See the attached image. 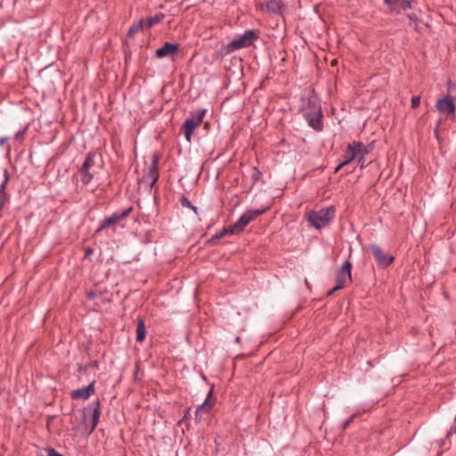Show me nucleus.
<instances>
[{
    "mask_svg": "<svg viewBox=\"0 0 456 456\" xmlns=\"http://www.w3.org/2000/svg\"><path fill=\"white\" fill-rule=\"evenodd\" d=\"M265 212V210H248L245 212L240 219L233 224L232 225L224 228V231L220 234H216L215 236V239H220L224 237L227 233L235 234L239 233L241 231L244 230V228L254 219H256L257 216L262 215Z\"/></svg>",
    "mask_w": 456,
    "mask_h": 456,
    "instance_id": "1",
    "label": "nucleus"
},
{
    "mask_svg": "<svg viewBox=\"0 0 456 456\" xmlns=\"http://www.w3.org/2000/svg\"><path fill=\"white\" fill-rule=\"evenodd\" d=\"M335 216V208L333 207L322 209L317 212H312L308 216L309 223L317 229L326 226Z\"/></svg>",
    "mask_w": 456,
    "mask_h": 456,
    "instance_id": "2",
    "label": "nucleus"
},
{
    "mask_svg": "<svg viewBox=\"0 0 456 456\" xmlns=\"http://www.w3.org/2000/svg\"><path fill=\"white\" fill-rule=\"evenodd\" d=\"M206 110H198L191 114V117L187 118L183 126L182 131L186 138L187 142H191V135L195 130L196 127H198L205 116Z\"/></svg>",
    "mask_w": 456,
    "mask_h": 456,
    "instance_id": "3",
    "label": "nucleus"
},
{
    "mask_svg": "<svg viewBox=\"0 0 456 456\" xmlns=\"http://www.w3.org/2000/svg\"><path fill=\"white\" fill-rule=\"evenodd\" d=\"M257 37L253 30H247L243 35L234 38L228 45L227 52H233L241 48L248 47L252 45L253 41Z\"/></svg>",
    "mask_w": 456,
    "mask_h": 456,
    "instance_id": "4",
    "label": "nucleus"
},
{
    "mask_svg": "<svg viewBox=\"0 0 456 456\" xmlns=\"http://www.w3.org/2000/svg\"><path fill=\"white\" fill-rule=\"evenodd\" d=\"M368 150L362 142H353L347 146V150L345 153L344 164H349L354 159H358L359 157L365 156L368 154Z\"/></svg>",
    "mask_w": 456,
    "mask_h": 456,
    "instance_id": "5",
    "label": "nucleus"
},
{
    "mask_svg": "<svg viewBox=\"0 0 456 456\" xmlns=\"http://www.w3.org/2000/svg\"><path fill=\"white\" fill-rule=\"evenodd\" d=\"M351 264L350 262H346L339 272L337 274L336 286L328 293V295L333 294L335 291H338L343 289L346 286V283L351 280Z\"/></svg>",
    "mask_w": 456,
    "mask_h": 456,
    "instance_id": "6",
    "label": "nucleus"
},
{
    "mask_svg": "<svg viewBox=\"0 0 456 456\" xmlns=\"http://www.w3.org/2000/svg\"><path fill=\"white\" fill-rule=\"evenodd\" d=\"M436 109L439 112L447 113L454 118L456 113L455 97L447 94L445 97L438 99Z\"/></svg>",
    "mask_w": 456,
    "mask_h": 456,
    "instance_id": "7",
    "label": "nucleus"
},
{
    "mask_svg": "<svg viewBox=\"0 0 456 456\" xmlns=\"http://www.w3.org/2000/svg\"><path fill=\"white\" fill-rule=\"evenodd\" d=\"M130 209L123 211L122 213H114L110 217L103 220L102 224L97 229L96 232H100L102 230L111 227L115 228L116 225L120 224L122 221L128 216Z\"/></svg>",
    "mask_w": 456,
    "mask_h": 456,
    "instance_id": "8",
    "label": "nucleus"
},
{
    "mask_svg": "<svg viewBox=\"0 0 456 456\" xmlns=\"http://www.w3.org/2000/svg\"><path fill=\"white\" fill-rule=\"evenodd\" d=\"M370 248L380 266L386 267L394 261V256L385 252L379 246L371 245Z\"/></svg>",
    "mask_w": 456,
    "mask_h": 456,
    "instance_id": "9",
    "label": "nucleus"
},
{
    "mask_svg": "<svg viewBox=\"0 0 456 456\" xmlns=\"http://www.w3.org/2000/svg\"><path fill=\"white\" fill-rule=\"evenodd\" d=\"M214 400L212 399V393L209 392L208 397L205 402L200 405L196 411L195 418L197 420H200L204 414H208L210 412L214 406Z\"/></svg>",
    "mask_w": 456,
    "mask_h": 456,
    "instance_id": "10",
    "label": "nucleus"
},
{
    "mask_svg": "<svg viewBox=\"0 0 456 456\" xmlns=\"http://www.w3.org/2000/svg\"><path fill=\"white\" fill-rule=\"evenodd\" d=\"M179 45L177 44L165 43L162 47L156 51V55L159 58L172 56L177 53Z\"/></svg>",
    "mask_w": 456,
    "mask_h": 456,
    "instance_id": "11",
    "label": "nucleus"
},
{
    "mask_svg": "<svg viewBox=\"0 0 456 456\" xmlns=\"http://www.w3.org/2000/svg\"><path fill=\"white\" fill-rule=\"evenodd\" d=\"M391 12H399L401 10L411 8V0H384Z\"/></svg>",
    "mask_w": 456,
    "mask_h": 456,
    "instance_id": "12",
    "label": "nucleus"
},
{
    "mask_svg": "<svg viewBox=\"0 0 456 456\" xmlns=\"http://www.w3.org/2000/svg\"><path fill=\"white\" fill-rule=\"evenodd\" d=\"M94 392V382H92L86 387H82L77 390H74L71 394V397L73 399H82L86 400L89 398V396Z\"/></svg>",
    "mask_w": 456,
    "mask_h": 456,
    "instance_id": "13",
    "label": "nucleus"
},
{
    "mask_svg": "<svg viewBox=\"0 0 456 456\" xmlns=\"http://www.w3.org/2000/svg\"><path fill=\"white\" fill-rule=\"evenodd\" d=\"M100 403L96 402L92 406H89L86 411L91 414V431H94L96 428L101 411H100Z\"/></svg>",
    "mask_w": 456,
    "mask_h": 456,
    "instance_id": "14",
    "label": "nucleus"
},
{
    "mask_svg": "<svg viewBox=\"0 0 456 456\" xmlns=\"http://www.w3.org/2000/svg\"><path fill=\"white\" fill-rule=\"evenodd\" d=\"M281 0H269L265 4H262L261 8H266L269 12H278L281 10Z\"/></svg>",
    "mask_w": 456,
    "mask_h": 456,
    "instance_id": "15",
    "label": "nucleus"
},
{
    "mask_svg": "<svg viewBox=\"0 0 456 456\" xmlns=\"http://www.w3.org/2000/svg\"><path fill=\"white\" fill-rule=\"evenodd\" d=\"M146 336V328L144 322L142 320H140L137 324L136 328V340L138 342H142L145 339Z\"/></svg>",
    "mask_w": 456,
    "mask_h": 456,
    "instance_id": "16",
    "label": "nucleus"
},
{
    "mask_svg": "<svg viewBox=\"0 0 456 456\" xmlns=\"http://www.w3.org/2000/svg\"><path fill=\"white\" fill-rule=\"evenodd\" d=\"M165 15L163 13H158L153 17H150L144 20L145 28H151L159 22H160L164 19Z\"/></svg>",
    "mask_w": 456,
    "mask_h": 456,
    "instance_id": "17",
    "label": "nucleus"
},
{
    "mask_svg": "<svg viewBox=\"0 0 456 456\" xmlns=\"http://www.w3.org/2000/svg\"><path fill=\"white\" fill-rule=\"evenodd\" d=\"M143 28H145L144 20H141L130 27V28L128 30V35L134 36L135 33L142 30Z\"/></svg>",
    "mask_w": 456,
    "mask_h": 456,
    "instance_id": "18",
    "label": "nucleus"
},
{
    "mask_svg": "<svg viewBox=\"0 0 456 456\" xmlns=\"http://www.w3.org/2000/svg\"><path fill=\"white\" fill-rule=\"evenodd\" d=\"M80 172L83 183L87 184L92 180L93 175L89 172V169L85 170L84 167H81Z\"/></svg>",
    "mask_w": 456,
    "mask_h": 456,
    "instance_id": "19",
    "label": "nucleus"
},
{
    "mask_svg": "<svg viewBox=\"0 0 456 456\" xmlns=\"http://www.w3.org/2000/svg\"><path fill=\"white\" fill-rule=\"evenodd\" d=\"M94 155L92 153H88L86 159L82 166L84 169H90V167L94 165Z\"/></svg>",
    "mask_w": 456,
    "mask_h": 456,
    "instance_id": "20",
    "label": "nucleus"
},
{
    "mask_svg": "<svg viewBox=\"0 0 456 456\" xmlns=\"http://www.w3.org/2000/svg\"><path fill=\"white\" fill-rule=\"evenodd\" d=\"M37 456H62L53 448H47L45 452Z\"/></svg>",
    "mask_w": 456,
    "mask_h": 456,
    "instance_id": "21",
    "label": "nucleus"
},
{
    "mask_svg": "<svg viewBox=\"0 0 456 456\" xmlns=\"http://www.w3.org/2000/svg\"><path fill=\"white\" fill-rule=\"evenodd\" d=\"M309 125L314 128L315 130H322V126H321V120L320 118H312L309 120Z\"/></svg>",
    "mask_w": 456,
    "mask_h": 456,
    "instance_id": "22",
    "label": "nucleus"
},
{
    "mask_svg": "<svg viewBox=\"0 0 456 456\" xmlns=\"http://www.w3.org/2000/svg\"><path fill=\"white\" fill-rule=\"evenodd\" d=\"M181 204L183 207H185V208H191L195 213L197 212V208L194 207L191 202L190 200L185 198V197H182L181 199Z\"/></svg>",
    "mask_w": 456,
    "mask_h": 456,
    "instance_id": "23",
    "label": "nucleus"
},
{
    "mask_svg": "<svg viewBox=\"0 0 456 456\" xmlns=\"http://www.w3.org/2000/svg\"><path fill=\"white\" fill-rule=\"evenodd\" d=\"M151 175L152 176V181H151V185L152 186L158 180V174H157V170H156V165L153 164L152 167H151Z\"/></svg>",
    "mask_w": 456,
    "mask_h": 456,
    "instance_id": "24",
    "label": "nucleus"
},
{
    "mask_svg": "<svg viewBox=\"0 0 456 456\" xmlns=\"http://www.w3.org/2000/svg\"><path fill=\"white\" fill-rule=\"evenodd\" d=\"M420 103V96L417 95V96H413L411 98V107L412 108H417Z\"/></svg>",
    "mask_w": 456,
    "mask_h": 456,
    "instance_id": "25",
    "label": "nucleus"
},
{
    "mask_svg": "<svg viewBox=\"0 0 456 456\" xmlns=\"http://www.w3.org/2000/svg\"><path fill=\"white\" fill-rule=\"evenodd\" d=\"M364 157L365 156H362L358 158L357 161H358V164H360L361 167H364V164H365V159H364Z\"/></svg>",
    "mask_w": 456,
    "mask_h": 456,
    "instance_id": "26",
    "label": "nucleus"
},
{
    "mask_svg": "<svg viewBox=\"0 0 456 456\" xmlns=\"http://www.w3.org/2000/svg\"><path fill=\"white\" fill-rule=\"evenodd\" d=\"M347 164H344V161L340 163L335 169V173H338L344 166H346Z\"/></svg>",
    "mask_w": 456,
    "mask_h": 456,
    "instance_id": "27",
    "label": "nucleus"
},
{
    "mask_svg": "<svg viewBox=\"0 0 456 456\" xmlns=\"http://www.w3.org/2000/svg\"><path fill=\"white\" fill-rule=\"evenodd\" d=\"M348 424H349V421L346 422V423H345V428H346V427H347V426H348Z\"/></svg>",
    "mask_w": 456,
    "mask_h": 456,
    "instance_id": "28",
    "label": "nucleus"
}]
</instances>
